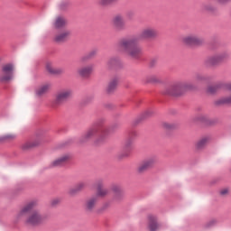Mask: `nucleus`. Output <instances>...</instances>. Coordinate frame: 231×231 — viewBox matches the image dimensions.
I'll list each match as a JSON object with an SVG mask.
<instances>
[{"mask_svg": "<svg viewBox=\"0 0 231 231\" xmlns=\"http://www.w3.org/2000/svg\"><path fill=\"white\" fill-rule=\"evenodd\" d=\"M109 138V131L107 129H104L100 132L97 138L95 140L96 143H104Z\"/></svg>", "mask_w": 231, "mask_h": 231, "instance_id": "6ab92c4d", "label": "nucleus"}, {"mask_svg": "<svg viewBox=\"0 0 231 231\" xmlns=\"http://www.w3.org/2000/svg\"><path fill=\"white\" fill-rule=\"evenodd\" d=\"M95 187L97 189V196H95L96 198H106V196L109 194V189L104 188L103 180H97Z\"/></svg>", "mask_w": 231, "mask_h": 231, "instance_id": "9b49d317", "label": "nucleus"}, {"mask_svg": "<svg viewBox=\"0 0 231 231\" xmlns=\"http://www.w3.org/2000/svg\"><path fill=\"white\" fill-rule=\"evenodd\" d=\"M98 134V127L94 126L92 128H89L85 132V134L80 137V143H86L88 142H90V140H93L95 136Z\"/></svg>", "mask_w": 231, "mask_h": 231, "instance_id": "6e6552de", "label": "nucleus"}, {"mask_svg": "<svg viewBox=\"0 0 231 231\" xmlns=\"http://www.w3.org/2000/svg\"><path fill=\"white\" fill-rule=\"evenodd\" d=\"M155 37H158V31L153 27H145L140 33L141 39H155Z\"/></svg>", "mask_w": 231, "mask_h": 231, "instance_id": "9d476101", "label": "nucleus"}, {"mask_svg": "<svg viewBox=\"0 0 231 231\" xmlns=\"http://www.w3.org/2000/svg\"><path fill=\"white\" fill-rule=\"evenodd\" d=\"M228 57H230V53H228V51H223L211 56L208 59L207 62L210 66H216V64H219V62H225Z\"/></svg>", "mask_w": 231, "mask_h": 231, "instance_id": "423d86ee", "label": "nucleus"}, {"mask_svg": "<svg viewBox=\"0 0 231 231\" xmlns=\"http://www.w3.org/2000/svg\"><path fill=\"white\" fill-rule=\"evenodd\" d=\"M195 80L197 82H203V80H205V76L201 75V74H198L196 77H195Z\"/></svg>", "mask_w": 231, "mask_h": 231, "instance_id": "7c9ffc66", "label": "nucleus"}, {"mask_svg": "<svg viewBox=\"0 0 231 231\" xmlns=\"http://www.w3.org/2000/svg\"><path fill=\"white\" fill-rule=\"evenodd\" d=\"M95 70V65L90 64L84 67H80L78 69L77 73L79 77H83V79H87V77H89L91 73Z\"/></svg>", "mask_w": 231, "mask_h": 231, "instance_id": "f8f14e48", "label": "nucleus"}, {"mask_svg": "<svg viewBox=\"0 0 231 231\" xmlns=\"http://www.w3.org/2000/svg\"><path fill=\"white\" fill-rule=\"evenodd\" d=\"M38 145H41V140L35 139L22 144L21 149H23V151H28L30 149H33V147H38Z\"/></svg>", "mask_w": 231, "mask_h": 231, "instance_id": "f3484780", "label": "nucleus"}, {"mask_svg": "<svg viewBox=\"0 0 231 231\" xmlns=\"http://www.w3.org/2000/svg\"><path fill=\"white\" fill-rule=\"evenodd\" d=\"M14 77V65L5 64L0 71V82H8Z\"/></svg>", "mask_w": 231, "mask_h": 231, "instance_id": "20e7f679", "label": "nucleus"}, {"mask_svg": "<svg viewBox=\"0 0 231 231\" xmlns=\"http://www.w3.org/2000/svg\"><path fill=\"white\" fill-rule=\"evenodd\" d=\"M217 2L219 3V5H226L230 3L231 0H216Z\"/></svg>", "mask_w": 231, "mask_h": 231, "instance_id": "72a5a7b5", "label": "nucleus"}, {"mask_svg": "<svg viewBox=\"0 0 231 231\" xmlns=\"http://www.w3.org/2000/svg\"><path fill=\"white\" fill-rule=\"evenodd\" d=\"M5 142H6L5 139V135L0 136V143H3Z\"/></svg>", "mask_w": 231, "mask_h": 231, "instance_id": "a19ab883", "label": "nucleus"}, {"mask_svg": "<svg viewBox=\"0 0 231 231\" xmlns=\"http://www.w3.org/2000/svg\"><path fill=\"white\" fill-rule=\"evenodd\" d=\"M116 64H118V60L116 58H111L108 61H107V65L111 68V66H115Z\"/></svg>", "mask_w": 231, "mask_h": 231, "instance_id": "c756f323", "label": "nucleus"}, {"mask_svg": "<svg viewBox=\"0 0 231 231\" xmlns=\"http://www.w3.org/2000/svg\"><path fill=\"white\" fill-rule=\"evenodd\" d=\"M116 88H118V78H113L108 82V85L106 87V91L108 93H113V91L116 89Z\"/></svg>", "mask_w": 231, "mask_h": 231, "instance_id": "b1692460", "label": "nucleus"}, {"mask_svg": "<svg viewBox=\"0 0 231 231\" xmlns=\"http://www.w3.org/2000/svg\"><path fill=\"white\" fill-rule=\"evenodd\" d=\"M148 220H149V230L156 231V229L158 228V223H156L158 219L156 218V217L150 215L148 216Z\"/></svg>", "mask_w": 231, "mask_h": 231, "instance_id": "393cba45", "label": "nucleus"}, {"mask_svg": "<svg viewBox=\"0 0 231 231\" xmlns=\"http://www.w3.org/2000/svg\"><path fill=\"white\" fill-rule=\"evenodd\" d=\"M190 89H194V85L190 82H178L173 84L167 91L168 95H171L172 97H180V95H183L185 91H190Z\"/></svg>", "mask_w": 231, "mask_h": 231, "instance_id": "7ed1b4c3", "label": "nucleus"}, {"mask_svg": "<svg viewBox=\"0 0 231 231\" xmlns=\"http://www.w3.org/2000/svg\"><path fill=\"white\" fill-rule=\"evenodd\" d=\"M97 201H98V199L97 197H91L90 199H87L85 204L86 210H88V212H91V210L95 208Z\"/></svg>", "mask_w": 231, "mask_h": 231, "instance_id": "412c9836", "label": "nucleus"}, {"mask_svg": "<svg viewBox=\"0 0 231 231\" xmlns=\"http://www.w3.org/2000/svg\"><path fill=\"white\" fill-rule=\"evenodd\" d=\"M72 97H73V90H71L70 88H65V89L60 90L56 94L55 103L58 105L64 104L66 100H68L69 98H71Z\"/></svg>", "mask_w": 231, "mask_h": 231, "instance_id": "0eeeda50", "label": "nucleus"}, {"mask_svg": "<svg viewBox=\"0 0 231 231\" xmlns=\"http://www.w3.org/2000/svg\"><path fill=\"white\" fill-rule=\"evenodd\" d=\"M86 189V182L81 181L79 182L74 188L69 189L68 193L69 196H75V194H79V192L84 190Z\"/></svg>", "mask_w": 231, "mask_h": 231, "instance_id": "a211bd4d", "label": "nucleus"}, {"mask_svg": "<svg viewBox=\"0 0 231 231\" xmlns=\"http://www.w3.org/2000/svg\"><path fill=\"white\" fill-rule=\"evenodd\" d=\"M215 104L217 106H226L231 104V93L229 96L222 97L217 99Z\"/></svg>", "mask_w": 231, "mask_h": 231, "instance_id": "a878e982", "label": "nucleus"}, {"mask_svg": "<svg viewBox=\"0 0 231 231\" xmlns=\"http://www.w3.org/2000/svg\"><path fill=\"white\" fill-rule=\"evenodd\" d=\"M51 203L52 207H55V205H59V203H60V199H53Z\"/></svg>", "mask_w": 231, "mask_h": 231, "instance_id": "473e14b6", "label": "nucleus"}, {"mask_svg": "<svg viewBox=\"0 0 231 231\" xmlns=\"http://www.w3.org/2000/svg\"><path fill=\"white\" fill-rule=\"evenodd\" d=\"M163 127H164V129H172V125H171L169 123H164Z\"/></svg>", "mask_w": 231, "mask_h": 231, "instance_id": "f704fd0d", "label": "nucleus"}, {"mask_svg": "<svg viewBox=\"0 0 231 231\" xmlns=\"http://www.w3.org/2000/svg\"><path fill=\"white\" fill-rule=\"evenodd\" d=\"M152 114V112H151V110H147L146 112H144V116H151Z\"/></svg>", "mask_w": 231, "mask_h": 231, "instance_id": "ea45409f", "label": "nucleus"}, {"mask_svg": "<svg viewBox=\"0 0 231 231\" xmlns=\"http://www.w3.org/2000/svg\"><path fill=\"white\" fill-rule=\"evenodd\" d=\"M129 149H131V142H127V143L125 144V151H129Z\"/></svg>", "mask_w": 231, "mask_h": 231, "instance_id": "c9c22d12", "label": "nucleus"}, {"mask_svg": "<svg viewBox=\"0 0 231 231\" xmlns=\"http://www.w3.org/2000/svg\"><path fill=\"white\" fill-rule=\"evenodd\" d=\"M154 163H156V158L152 157V158L146 159L141 162V164L137 168V171L140 173L145 172V171H149V169H152V167H154Z\"/></svg>", "mask_w": 231, "mask_h": 231, "instance_id": "1a4fd4ad", "label": "nucleus"}, {"mask_svg": "<svg viewBox=\"0 0 231 231\" xmlns=\"http://www.w3.org/2000/svg\"><path fill=\"white\" fill-rule=\"evenodd\" d=\"M50 88H51V85L50 83L42 85L36 89L37 97H42V95H46V93L50 91Z\"/></svg>", "mask_w": 231, "mask_h": 231, "instance_id": "5701e85b", "label": "nucleus"}, {"mask_svg": "<svg viewBox=\"0 0 231 231\" xmlns=\"http://www.w3.org/2000/svg\"><path fill=\"white\" fill-rule=\"evenodd\" d=\"M111 190L114 191V201L119 203V201L124 199V189H122L120 186L114 185L112 186Z\"/></svg>", "mask_w": 231, "mask_h": 231, "instance_id": "dca6fc26", "label": "nucleus"}, {"mask_svg": "<svg viewBox=\"0 0 231 231\" xmlns=\"http://www.w3.org/2000/svg\"><path fill=\"white\" fill-rule=\"evenodd\" d=\"M69 160H71V155H69V153H65L57 158L56 160L52 161L51 163V167H60L64 165V163H68Z\"/></svg>", "mask_w": 231, "mask_h": 231, "instance_id": "4468645a", "label": "nucleus"}, {"mask_svg": "<svg viewBox=\"0 0 231 231\" xmlns=\"http://www.w3.org/2000/svg\"><path fill=\"white\" fill-rule=\"evenodd\" d=\"M220 194L222 196H226V194H228V189H224L220 190Z\"/></svg>", "mask_w": 231, "mask_h": 231, "instance_id": "e433bc0d", "label": "nucleus"}, {"mask_svg": "<svg viewBox=\"0 0 231 231\" xmlns=\"http://www.w3.org/2000/svg\"><path fill=\"white\" fill-rule=\"evenodd\" d=\"M36 206L37 202L33 201L23 206L17 215L18 219H21V217L28 214L25 218L26 225H29L30 226H37L38 225H41V223L44 221V217L42 216L41 212L33 210Z\"/></svg>", "mask_w": 231, "mask_h": 231, "instance_id": "f257e3e1", "label": "nucleus"}, {"mask_svg": "<svg viewBox=\"0 0 231 231\" xmlns=\"http://www.w3.org/2000/svg\"><path fill=\"white\" fill-rule=\"evenodd\" d=\"M117 48L125 51L131 59H140L142 57V47L138 46V38H124L117 43Z\"/></svg>", "mask_w": 231, "mask_h": 231, "instance_id": "f03ea898", "label": "nucleus"}, {"mask_svg": "<svg viewBox=\"0 0 231 231\" xmlns=\"http://www.w3.org/2000/svg\"><path fill=\"white\" fill-rule=\"evenodd\" d=\"M182 42L187 46H201L205 40L196 34H189L182 38Z\"/></svg>", "mask_w": 231, "mask_h": 231, "instance_id": "39448f33", "label": "nucleus"}, {"mask_svg": "<svg viewBox=\"0 0 231 231\" xmlns=\"http://www.w3.org/2000/svg\"><path fill=\"white\" fill-rule=\"evenodd\" d=\"M113 1H116V0H99V4L102 5L103 6H106V5H109V3H113Z\"/></svg>", "mask_w": 231, "mask_h": 231, "instance_id": "2f4dec72", "label": "nucleus"}, {"mask_svg": "<svg viewBox=\"0 0 231 231\" xmlns=\"http://www.w3.org/2000/svg\"><path fill=\"white\" fill-rule=\"evenodd\" d=\"M69 35H71V32L69 30H64L55 34L53 41L54 42L60 44L62 42H66V41L69 39Z\"/></svg>", "mask_w": 231, "mask_h": 231, "instance_id": "ddd939ff", "label": "nucleus"}, {"mask_svg": "<svg viewBox=\"0 0 231 231\" xmlns=\"http://www.w3.org/2000/svg\"><path fill=\"white\" fill-rule=\"evenodd\" d=\"M158 80V79H156V77L152 76L149 78L148 82H156Z\"/></svg>", "mask_w": 231, "mask_h": 231, "instance_id": "4c0bfd02", "label": "nucleus"}, {"mask_svg": "<svg viewBox=\"0 0 231 231\" xmlns=\"http://www.w3.org/2000/svg\"><path fill=\"white\" fill-rule=\"evenodd\" d=\"M199 120L200 122H205V120H207V116H200L199 117Z\"/></svg>", "mask_w": 231, "mask_h": 231, "instance_id": "58836bf2", "label": "nucleus"}, {"mask_svg": "<svg viewBox=\"0 0 231 231\" xmlns=\"http://www.w3.org/2000/svg\"><path fill=\"white\" fill-rule=\"evenodd\" d=\"M45 68L51 75H60L62 73V69L54 68L51 62H47Z\"/></svg>", "mask_w": 231, "mask_h": 231, "instance_id": "4be33fe9", "label": "nucleus"}, {"mask_svg": "<svg viewBox=\"0 0 231 231\" xmlns=\"http://www.w3.org/2000/svg\"><path fill=\"white\" fill-rule=\"evenodd\" d=\"M105 207H106V208L109 207V204H106Z\"/></svg>", "mask_w": 231, "mask_h": 231, "instance_id": "c03bdc74", "label": "nucleus"}, {"mask_svg": "<svg viewBox=\"0 0 231 231\" xmlns=\"http://www.w3.org/2000/svg\"><path fill=\"white\" fill-rule=\"evenodd\" d=\"M112 24L116 30H124V28H125V21L124 20V16L122 14H116L114 16L112 19Z\"/></svg>", "mask_w": 231, "mask_h": 231, "instance_id": "2eb2a0df", "label": "nucleus"}, {"mask_svg": "<svg viewBox=\"0 0 231 231\" xmlns=\"http://www.w3.org/2000/svg\"><path fill=\"white\" fill-rule=\"evenodd\" d=\"M205 8H206V10H208V11L212 10L211 8H208V6H206Z\"/></svg>", "mask_w": 231, "mask_h": 231, "instance_id": "79ce46f5", "label": "nucleus"}, {"mask_svg": "<svg viewBox=\"0 0 231 231\" xmlns=\"http://www.w3.org/2000/svg\"><path fill=\"white\" fill-rule=\"evenodd\" d=\"M219 89V85L209 86L208 88V93L214 94Z\"/></svg>", "mask_w": 231, "mask_h": 231, "instance_id": "cd10ccee", "label": "nucleus"}, {"mask_svg": "<svg viewBox=\"0 0 231 231\" xmlns=\"http://www.w3.org/2000/svg\"><path fill=\"white\" fill-rule=\"evenodd\" d=\"M228 89H230V90H231V84H230V85H228Z\"/></svg>", "mask_w": 231, "mask_h": 231, "instance_id": "37998d69", "label": "nucleus"}, {"mask_svg": "<svg viewBox=\"0 0 231 231\" xmlns=\"http://www.w3.org/2000/svg\"><path fill=\"white\" fill-rule=\"evenodd\" d=\"M210 142V137H202L197 143H195V148L197 151H201V149H205L207 147V144Z\"/></svg>", "mask_w": 231, "mask_h": 231, "instance_id": "aec40b11", "label": "nucleus"}, {"mask_svg": "<svg viewBox=\"0 0 231 231\" xmlns=\"http://www.w3.org/2000/svg\"><path fill=\"white\" fill-rule=\"evenodd\" d=\"M55 28H64L66 26V19L63 17H57L54 23Z\"/></svg>", "mask_w": 231, "mask_h": 231, "instance_id": "bb28decb", "label": "nucleus"}, {"mask_svg": "<svg viewBox=\"0 0 231 231\" xmlns=\"http://www.w3.org/2000/svg\"><path fill=\"white\" fill-rule=\"evenodd\" d=\"M5 142L7 141H12V140H15V138H17V135H15L14 134H7L5 135H4Z\"/></svg>", "mask_w": 231, "mask_h": 231, "instance_id": "c85d7f7f", "label": "nucleus"}]
</instances>
